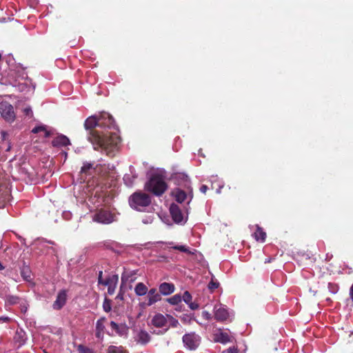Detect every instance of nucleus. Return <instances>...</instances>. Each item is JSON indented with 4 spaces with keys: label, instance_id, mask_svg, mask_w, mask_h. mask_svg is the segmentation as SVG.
Returning a JSON list of instances; mask_svg holds the SVG:
<instances>
[{
    "label": "nucleus",
    "instance_id": "1",
    "mask_svg": "<svg viewBox=\"0 0 353 353\" xmlns=\"http://www.w3.org/2000/svg\"><path fill=\"white\" fill-rule=\"evenodd\" d=\"M99 118L88 117L84 122V127L88 131V140L92 144L94 150L99 148L108 157H115L119 149L120 137L116 133L103 132L99 130Z\"/></svg>",
    "mask_w": 353,
    "mask_h": 353
},
{
    "label": "nucleus",
    "instance_id": "2",
    "mask_svg": "<svg viewBox=\"0 0 353 353\" xmlns=\"http://www.w3.org/2000/svg\"><path fill=\"white\" fill-rule=\"evenodd\" d=\"M145 189L156 196H161L168 189V185L161 175L156 174L145 183Z\"/></svg>",
    "mask_w": 353,
    "mask_h": 353
},
{
    "label": "nucleus",
    "instance_id": "3",
    "mask_svg": "<svg viewBox=\"0 0 353 353\" xmlns=\"http://www.w3.org/2000/svg\"><path fill=\"white\" fill-rule=\"evenodd\" d=\"M129 203L132 208L141 211L150 205L151 198L146 193L136 192L130 196Z\"/></svg>",
    "mask_w": 353,
    "mask_h": 353
},
{
    "label": "nucleus",
    "instance_id": "4",
    "mask_svg": "<svg viewBox=\"0 0 353 353\" xmlns=\"http://www.w3.org/2000/svg\"><path fill=\"white\" fill-rule=\"evenodd\" d=\"M183 342L188 349L194 350L200 344L201 337L195 332L188 333L183 335Z\"/></svg>",
    "mask_w": 353,
    "mask_h": 353
},
{
    "label": "nucleus",
    "instance_id": "5",
    "mask_svg": "<svg viewBox=\"0 0 353 353\" xmlns=\"http://www.w3.org/2000/svg\"><path fill=\"white\" fill-rule=\"evenodd\" d=\"M0 113L2 117L8 122H12L15 119L13 107L8 102L0 103Z\"/></svg>",
    "mask_w": 353,
    "mask_h": 353
},
{
    "label": "nucleus",
    "instance_id": "6",
    "mask_svg": "<svg viewBox=\"0 0 353 353\" xmlns=\"http://www.w3.org/2000/svg\"><path fill=\"white\" fill-rule=\"evenodd\" d=\"M99 130L115 129V121L112 116L108 113H103L99 117Z\"/></svg>",
    "mask_w": 353,
    "mask_h": 353
},
{
    "label": "nucleus",
    "instance_id": "7",
    "mask_svg": "<svg viewBox=\"0 0 353 353\" xmlns=\"http://www.w3.org/2000/svg\"><path fill=\"white\" fill-rule=\"evenodd\" d=\"M93 220L100 223L108 224L112 222L113 215L110 212L101 209L94 214Z\"/></svg>",
    "mask_w": 353,
    "mask_h": 353
},
{
    "label": "nucleus",
    "instance_id": "8",
    "mask_svg": "<svg viewBox=\"0 0 353 353\" xmlns=\"http://www.w3.org/2000/svg\"><path fill=\"white\" fill-rule=\"evenodd\" d=\"M170 213L172 220L177 224H182L185 223L183 214L180 209L179 206L175 203H172L170 206Z\"/></svg>",
    "mask_w": 353,
    "mask_h": 353
},
{
    "label": "nucleus",
    "instance_id": "9",
    "mask_svg": "<svg viewBox=\"0 0 353 353\" xmlns=\"http://www.w3.org/2000/svg\"><path fill=\"white\" fill-rule=\"evenodd\" d=\"M67 301V292L65 290H61L59 292L56 300L52 304L54 310H61L66 303Z\"/></svg>",
    "mask_w": 353,
    "mask_h": 353
},
{
    "label": "nucleus",
    "instance_id": "10",
    "mask_svg": "<svg viewBox=\"0 0 353 353\" xmlns=\"http://www.w3.org/2000/svg\"><path fill=\"white\" fill-rule=\"evenodd\" d=\"M106 318L103 316L96 322L95 336L99 340H103V339L105 330V323L106 322Z\"/></svg>",
    "mask_w": 353,
    "mask_h": 353
},
{
    "label": "nucleus",
    "instance_id": "11",
    "mask_svg": "<svg viewBox=\"0 0 353 353\" xmlns=\"http://www.w3.org/2000/svg\"><path fill=\"white\" fill-rule=\"evenodd\" d=\"M214 319L217 321H225L229 317V313L226 308L222 307L221 305L217 306L215 305L214 308Z\"/></svg>",
    "mask_w": 353,
    "mask_h": 353
},
{
    "label": "nucleus",
    "instance_id": "12",
    "mask_svg": "<svg viewBox=\"0 0 353 353\" xmlns=\"http://www.w3.org/2000/svg\"><path fill=\"white\" fill-rule=\"evenodd\" d=\"M167 316H164L162 314H156L151 320V323L156 327H163L168 325Z\"/></svg>",
    "mask_w": 353,
    "mask_h": 353
},
{
    "label": "nucleus",
    "instance_id": "13",
    "mask_svg": "<svg viewBox=\"0 0 353 353\" xmlns=\"http://www.w3.org/2000/svg\"><path fill=\"white\" fill-rule=\"evenodd\" d=\"M161 299V294L156 288H151L148 291V302L146 305L150 306Z\"/></svg>",
    "mask_w": 353,
    "mask_h": 353
},
{
    "label": "nucleus",
    "instance_id": "14",
    "mask_svg": "<svg viewBox=\"0 0 353 353\" xmlns=\"http://www.w3.org/2000/svg\"><path fill=\"white\" fill-rule=\"evenodd\" d=\"M151 340V336L145 330H140L136 336V341L138 343L145 345L148 344Z\"/></svg>",
    "mask_w": 353,
    "mask_h": 353
},
{
    "label": "nucleus",
    "instance_id": "15",
    "mask_svg": "<svg viewBox=\"0 0 353 353\" xmlns=\"http://www.w3.org/2000/svg\"><path fill=\"white\" fill-rule=\"evenodd\" d=\"M70 144L69 139L65 135H59L52 141L54 147H63Z\"/></svg>",
    "mask_w": 353,
    "mask_h": 353
},
{
    "label": "nucleus",
    "instance_id": "16",
    "mask_svg": "<svg viewBox=\"0 0 353 353\" xmlns=\"http://www.w3.org/2000/svg\"><path fill=\"white\" fill-rule=\"evenodd\" d=\"M110 327L119 336H123L127 334L128 327L123 324H118L114 321L110 322Z\"/></svg>",
    "mask_w": 353,
    "mask_h": 353
},
{
    "label": "nucleus",
    "instance_id": "17",
    "mask_svg": "<svg viewBox=\"0 0 353 353\" xmlns=\"http://www.w3.org/2000/svg\"><path fill=\"white\" fill-rule=\"evenodd\" d=\"M175 290L174 285L170 283H162L159 285V292L163 295H169L174 292Z\"/></svg>",
    "mask_w": 353,
    "mask_h": 353
},
{
    "label": "nucleus",
    "instance_id": "18",
    "mask_svg": "<svg viewBox=\"0 0 353 353\" xmlns=\"http://www.w3.org/2000/svg\"><path fill=\"white\" fill-rule=\"evenodd\" d=\"M118 280L119 277L117 275H113L111 277H108L109 283L105 286H108V293L109 294L112 295L114 293Z\"/></svg>",
    "mask_w": 353,
    "mask_h": 353
},
{
    "label": "nucleus",
    "instance_id": "19",
    "mask_svg": "<svg viewBox=\"0 0 353 353\" xmlns=\"http://www.w3.org/2000/svg\"><path fill=\"white\" fill-rule=\"evenodd\" d=\"M148 291V287L142 282L138 283L134 288V292L137 296H144Z\"/></svg>",
    "mask_w": 353,
    "mask_h": 353
},
{
    "label": "nucleus",
    "instance_id": "20",
    "mask_svg": "<svg viewBox=\"0 0 353 353\" xmlns=\"http://www.w3.org/2000/svg\"><path fill=\"white\" fill-rule=\"evenodd\" d=\"M254 236L257 241H261V242H264L266 239V233L261 227L256 225V230L254 234Z\"/></svg>",
    "mask_w": 353,
    "mask_h": 353
},
{
    "label": "nucleus",
    "instance_id": "21",
    "mask_svg": "<svg viewBox=\"0 0 353 353\" xmlns=\"http://www.w3.org/2000/svg\"><path fill=\"white\" fill-rule=\"evenodd\" d=\"M174 196H175V200L177 202L182 203L185 200L187 195H186V193L183 190H181L180 189H176L175 191Z\"/></svg>",
    "mask_w": 353,
    "mask_h": 353
},
{
    "label": "nucleus",
    "instance_id": "22",
    "mask_svg": "<svg viewBox=\"0 0 353 353\" xmlns=\"http://www.w3.org/2000/svg\"><path fill=\"white\" fill-rule=\"evenodd\" d=\"M217 341L222 343H226L230 341V337L228 333L221 332L218 336Z\"/></svg>",
    "mask_w": 353,
    "mask_h": 353
},
{
    "label": "nucleus",
    "instance_id": "23",
    "mask_svg": "<svg viewBox=\"0 0 353 353\" xmlns=\"http://www.w3.org/2000/svg\"><path fill=\"white\" fill-rule=\"evenodd\" d=\"M182 298L179 294H175L167 299V301L172 305H177L181 302Z\"/></svg>",
    "mask_w": 353,
    "mask_h": 353
},
{
    "label": "nucleus",
    "instance_id": "24",
    "mask_svg": "<svg viewBox=\"0 0 353 353\" xmlns=\"http://www.w3.org/2000/svg\"><path fill=\"white\" fill-rule=\"evenodd\" d=\"M108 353H127L126 351L123 350L122 347H117L114 345H110L108 348Z\"/></svg>",
    "mask_w": 353,
    "mask_h": 353
},
{
    "label": "nucleus",
    "instance_id": "25",
    "mask_svg": "<svg viewBox=\"0 0 353 353\" xmlns=\"http://www.w3.org/2000/svg\"><path fill=\"white\" fill-rule=\"evenodd\" d=\"M8 192L7 190V187L0 180V199L4 198L8 194Z\"/></svg>",
    "mask_w": 353,
    "mask_h": 353
},
{
    "label": "nucleus",
    "instance_id": "26",
    "mask_svg": "<svg viewBox=\"0 0 353 353\" xmlns=\"http://www.w3.org/2000/svg\"><path fill=\"white\" fill-rule=\"evenodd\" d=\"M93 168V164L90 163L85 162L83 163V165L81 168V173L87 174L88 171Z\"/></svg>",
    "mask_w": 353,
    "mask_h": 353
},
{
    "label": "nucleus",
    "instance_id": "27",
    "mask_svg": "<svg viewBox=\"0 0 353 353\" xmlns=\"http://www.w3.org/2000/svg\"><path fill=\"white\" fill-rule=\"evenodd\" d=\"M219 286V283L214 280L213 278L211 279L210 283H208V288L210 290L213 292L214 290L217 289Z\"/></svg>",
    "mask_w": 353,
    "mask_h": 353
},
{
    "label": "nucleus",
    "instance_id": "28",
    "mask_svg": "<svg viewBox=\"0 0 353 353\" xmlns=\"http://www.w3.org/2000/svg\"><path fill=\"white\" fill-rule=\"evenodd\" d=\"M103 308L105 312H109L112 309L111 300L105 298L103 303Z\"/></svg>",
    "mask_w": 353,
    "mask_h": 353
},
{
    "label": "nucleus",
    "instance_id": "29",
    "mask_svg": "<svg viewBox=\"0 0 353 353\" xmlns=\"http://www.w3.org/2000/svg\"><path fill=\"white\" fill-rule=\"evenodd\" d=\"M77 350L79 353H94L92 350L83 345H78Z\"/></svg>",
    "mask_w": 353,
    "mask_h": 353
},
{
    "label": "nucleus",
    "instance_id": "30",
    "mask_svg": "<svg viewBox=\"0 0 353 353\" xmlns=\"http://www.w3.org/2000/svg\"><path fill=\"white\" fill-rule=\"evenodd\" d=\"M20 298L17 296L9 295L7 297V301L9 303L14 305L19 303Z\"/></svg>",
    "mask_w": 353,
    "mask_h": 353
},
{
    "label": "nucleus",
    "instance_id": "31",
    "mask_svg": "<svg viewBox=\"0 0 353 353\" xmlns=\"http://www.w3.org/2000/svg\"><path fill=\"white\" fill-rule=\"evenodd\" d=\"M102 275H103V272L102 271H99V276H98V283L101 284V285H108L109 283H108V278H107L106 279L103 280V278H102Z\"/></svg>",
    "mask_w": 353,
    "mask_h": 353
},
{
    "label": "nucleus",
    "instance_id": "32",
    "mask_svg": "<svg viewBox=\"0 0 353 353\" xmlns=\"http://www.w3.org/2000/svg\"><path fill=\"white\" fill-rule=\"evenodd\" d=\"M328 289L331 293L336 294L339 290V286L336 283H329Z\"/></svg>",
    "mask_w": 353,
    "mask_h": 353
},
{
    "label": "nucleus",
    "instance_id": "33",
    "mask_svg": "<svg viewBox=\"0 0 353 353\" xmlns=\"http://www.w3.org/2000/svg\"><path fill=\"white\" fill-rule=\"evenodd\" d=\"M181 298L183 299L184 302L186 303L187 304H189L191 302V301H192V295L188 291H185L183 293V296Z\"/></svg>",
    "mask_w": 353,
    "mask_h": 353
},
{
    "label": "nucleus",
    "instance_id": "34",
    "mask_svg": "<svg viewBox=\"0 0 353 353\" xmlns=\"http://www.w3.org/2000/svg\"><path fill=\"white\" fill-rule=\"evenodd\" d=\"M172 248L174 250H179V251H181V252H185V253L190 252L189 251V249L188 248H186L185 245H175V246L172 247Z\"/></svg>",
    "mask_w": 353,
    "mask_h": 353
},
{
    "label": "nucleus",
    "instance_id": "35",
    "mask_svg": "<svg viewBox=\"0 0 353 353\" xmlns=\"http://www.w3.org/2000/svg\"><path fill=\"white\" fill-rule=\"evenodd\" d=\"M175 179H181L185 183H188L189 181L188 176L183 173H176L174 176Z\"/></svg>",
    "mask_w": 353,
    "mask_h": 353
},
{
    "label": "nucleus",
    "instance_id": "36",
    "mask_svg": "<svg viewBox=\"0 0 353 353\" xmlns=\"http://www.w3.org/2000/svg\"><path fill=\"white\" fill-rule=\"evenodd\" d=\"M123 181H124L125 183L128 186H131L133 183V180L131 179L130 176L128 174L124 175Z\"/></svg>",
    "mask_w": 353,
    "mask_h": 353
},
{
    "label": "nucleus",
    "instance_id": "37",
    "mask_svg": "<svg viewBox=\"0 0 353 353\" xmlns=\"http://www.w3.org/2000/svg\"><path fill=\"white\" fill-rule=\"evenodd\" d=\"M167 317L170 319V325L172 327H176L177 326V325L179 324L178 320H176V319H174V317H172L170 315H168L167 314Z\"/></svg>",
    "mask_w": 353,
    "mask_h": 353
},
{
    "label": "nucleus",
    "instance_id": "38",
    "mask_svg": "<svg viewBox=\"0 0 353 353\" xmlns=\"http://www.w3.org/2000/svg\"><path fill=\"white\" fill-rule=\"evenodd\" d=\"M222 353H239V350L235 347H230L228 349L223 351Z\"/></svg>",
    "mask_w": 353,
    "mask_h": 353
},
{
    "label": "nucleus",
    "instance_id": "39",
    "mask_svg": "<svg viewBox=\"0 0 353 353\" xmlns=\"http://www.w3.org/2000/svg\"><path fill=\"white\" fill-rule=\"evenodd\" d=\"M45 128H46L44 126H37L32 130V132L36 134L40 132H43V130H45Z\"/></svg>",
    "mask_w": 353,
    "mask_h": 353
},
{
    "label": "nucleus",
    "instance_id": "40",
    "mask_svg": "<svg viewBox=\"0 0 353 353\" xmlns=\"http://www.w3.org/2000/svg\"><path fill=\"white\" fill-rule=\"evenodd\" d=\"M202 317L205 319V320H210L212 319L211 314L208 311H203L202 312Z\"/></svg>",
    "mask_w": 353,
    "mask_h": 353
},
{
    "label": "nucleus",
    "instance_id": "41",
    "mask_svg": "<svg viewBox=\"0 0 353 353\" xmlns=\"http://www.w3.org/2000/svg\"><path fill=\"white\" fill-rule=\"evenodd\" d=\"M124 299V292L122 290V289H120V291L117 296H116L117 300L123 301Z\"/></svg>",
    "mask_w": 353,
    "mask_h": 353
},
{
    "label": "nucleus",
    "instance_id": "42",
    "mask_svg": "<svg viewBox=\"0 0 353 353\" xmlns=\"http://www.w3.org/2000/svg\"><path fill=\"white\" fill-rule=\"evenodd\" d=\"M188 305H189V307H190V309H192V310H196L199 308V304L196 303L194 302L191 301Z\"/></svg>",
    "mask_w": 353,
    "mask_h": 353
},
{
    "label": "nucleus",
    "instance_id": "43",
    "mask_svg": "<svg viewBox=\"0 0 353 353\" xmlns=\"http://www.w3.org/2000/svg\"><path fill=\"white\" fill-rule=\"evenodd\" d=\"M21 275L27 281H28L30 279V274H28L27 275V273L25 271V270L23 269L22 271H21Z\"/></svg>",
    "mask_w": 353,
    "mask_h": 353
},
{
    "label": "nucleus",
    "instance_id": "44",
    "mask_svg": "<svg viewBox=\"0 0 353 353\" xmlns=\"http://www.w3.org/2000/svg\"><path fill=\"white\" fill-rule=\"evenodd\" d=\"M23 112L26 115L29 116L32 114V110L30 108H26L23 110Z\"/></svg>",
    "mask_w": 353,
    "mask_h": 353
},
{
    "label": "nucleus",
    "instance_id": "45",
    "mask_svg": "<svg viewBox=\"0 0 353 353\" xmlns=\"http://www.w3.org/2000/svg\"><path fill=\"white\" fill-rule=\"evenodd\" d=\"M208 190V187L206 185H202L200 188V191L203 194H205Z\"/></svg>",
    "mask_w": 353,
    "mask_h": 353
},
{
    "label": "nucleus",
    "instance_id": "46",
    "mask_svg": "<svg viewBox=\"0 0 353 353\" xmlns=\"http://www.w3.org/2000/svg\"><path fill=\"white\" fill-rule=\"evenodd\" d=\"M0 320L3 321V322H8L10 321V318L8 316L6 317H0Z\"/></svg>",
    "mask_w": 353,
    "mask_h": 353
},
{
    "label": "nucleus",
    "instance_id": "47",
    "mask_svg": "<svg viewBox=\"0 0 353 353\" xmlns=\"http://www.w3.org/2000/svg\"><path fill=\"white\" fill-rule=\"evenodd\" d=\"M44 133H45V137H50V133L49 131H48L46 128H45V130H43Z\"/></svg>",
    "mask_w": 353,
    "mask_h": 353
},
{
    "label": "nucleus",
    "instance_id": "48",
    "mask_svg": "<svg viewBox=\"0 0 353 353\" xmlns=\"http://www.w3.org/2000/svg\"><path fill=\"white\" fill-rule=\"evenodd\" d=\"M5 267L3 265L2 263L0 261V270H4Z\"/></svg>",
    "mask_w": 353,
    "mask_h": 353
},
{
    "label": "nucleus",
    "instance_id": "49",
    "mask_svg": "<svg viewBox=\"0 0 353 353\" xmlns=\"http://www.w3.org/2000/svg\"><path fill=\"white\" fill-rule=\"evenodd\" d=\"M134 280H135V279H130V281H131V282H133Z\"/></svg>",
    "mask_w": 353,
    "mask_h": 353
},
{
    "label": "nucleus",
    "instance_id": "50",
    "mask_svg": "<svg viewBox=\"0 0 353 353\" xmlns=\"http://www.w3.org/2000/svg\"><path fill=\"white\" fill-rule=\"evenodd\" d=\"M124 276H123H123H122V277H121L122 281H123Z\"/></svg>",
    "mask_w": 353,
    "mask_h": 353
},
{
    "label": "nucleus",
    "instance_id": "51",
    "mask_svg": "<svg viewBox=\"0 0 353 353\" xmlns=\"http://www.w3.org/2000/svg\"><path fill=\"white\" fill-rule=\"evenodd\" d=\"M23 310H24V312H26L27 310V308H23Z\"/></svg>",
    "mask_w": 353,
    "mask_h": 353
},
{
    "label": "nucleus",
    "instance_id": "52",
    "mask_svg": "<svg viewBox=\"0 0 353 353\" xmlns=\"http://www.w3.org/2000/svg\"><path fill=\"white\" fill-rule=\"evenodd\" d=\"M23 310H24V312H26L27 310V308H23Z\"/></svg>",
    "mask_w": 353,
    "mask_h": 353
},
{
    "label": "nucleus",
    "instance_id": "53",
    "mask_svg": "<svg viewBox=\"0 0 353 353\" xmlns=\"http://www.w3.org/2000/svg\"><path fill=\"white\" fill-rule=\"evenodd\" d=\"M132 275L133 274H136V272H133V273L131 274Z\"/></svg>",
    "mask_w": 353,
    "mask_h": 353
},
{
    "label": "nucleus",
    "instance_id": "54",
    "mask_svg": "<svg viewBox=\"0 0 353 353\" xmlns=\"http://www.w3.org/2000/svg\"><path fill=\"white\" fill-rule=\"evenodd\" d=\"M45 353H47L46 352H44Z\"/></svg>",
    "mask_w": 353,
    "mask_h": 353
}]
</instances>
